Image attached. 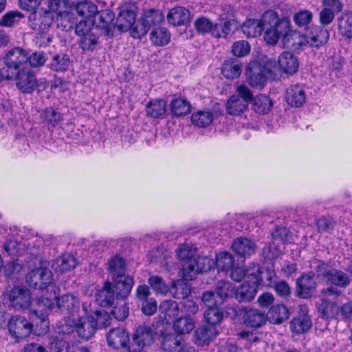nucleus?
<instances>
[{
	"label": "nucleus",
	"instance_id": "nucleus-1",
	"mask_svg": "<svg viewBox=\"0 0 352 352\" xmlns=\"http://www.w3.org/2000/svg\"><path fill=\"white\" fill-rule=\"evenodd\" d=\"M57 307L63 314H72L80 309L79 298L70 294L63 295L60 298L55 297L54 299L41 296L38 298L34 303V309L31 311L32 316H36V325L41 327V332L38 335L45 333L49 327L47 311L52 310Z\"/></svg>",
	"mask_w": 352,
	"mask_h": 352
},
{
	"label": "nucleus",
	"instance_id": "nucleus-2",
	"mask_svg": "<svg viewBox=\"0 0 352 352\" xmlns=\"http://www.w3.org/2000/svg\"><path fill=\"white\" fill-rule=\"evenodd\" d=\"M263 21L265 23L264 40L267 44L272 45L276 44L280 38H283L292 28L289 18H280L278 14L272 10L263 13Z\"/></svg>",
	"mask_w": 352,
	"mask_h": 352
},
{
	"label": "nucleus",
	"instance_id": "nucleus-3",
	"mask_svg": "<svg viewBox=\"0 0 352 352\" xmlns=\"http://www.w3.org/2000/svg\"><path fill=\"white\" fill-rule=\"evenodd\" d=\"M164 19V14L159 9L144 10L140 17L137 20L136 26L132 30V37L142 38L148 33L149 30L160 25Z\"/></svg>",
	"mask_w": 352,
	"mask_h": 352
},
{
	"label": "nucleus",
	"instance_id": "nucleus-4",
	"mask_svg": "<svg viewBox=\"0 0 352 352\" xmlns=\"http://www.w3.org/2000/svg\"><path fill=\"white\" fill-rule=\"evenodd\" d=\"M28 60V52L22 47H15L6 52L3 62L10 78L12 79L19 71L25 69Z\"/></svg>",
	"mask_w": 352,
	"mask_h": 352
},
{
	"label": "nucleus",
	"instance_id": "nucleus-5",
	"mask_svg": "<svg viewBox=\"0 0 352 352\" xmlns=\"http://www.w3.org/2000/svg\"><path fill=\"white\" fill-rule=\"evenodd\" d=\"M10 336L16 342L28 338L34 331V324L25 316L16 314L12 316L7 323Z\"/></svg>",
	"mask_w": 352,
	"mask_h": 352
},
{
	"label": "nucleus",
	"instance_id": "nucleus-6",
	"mask_svg": "<svg viewBox=\"0 0 352 352\" xmlns=\"http://www.w3.org/2000/svg\"><path fill=\"white\" fill-rule=\"evenodd\" d=\"M99 4L102 3L101 8H104L107 5L104 1H99ZM94 27L99 30L101 34L112 37L113 36V31L116 28L115 14L113 10L110 9H101L97 10V14L94 15L92 19Z\"/></svg>",
	"mask_w": 352,
	"mask_h": 352
},
{
	"label": "nucleus",
	"instance_id": "nucleus-7",
	"mask_svg": "<svg viewBox=\"0 0 352 352\" xmlns=\"http://www.w3.org/2000/svg\"><path fill=\"white\" fill-rule=\"evenodd\" d=\"M6 303L15 311L28 309L31 303V294L28 289L23 286H14L6 296Z\"/></svg>",
	"mask_w": 352,
	"mask_h": 352
},
{
	"label": "nucleus",
	"instance_id": "nucleus-8",
	"mask_svg": "<svg viewBox=\"0 0 352 352\" xmlns=\"http://www.w3.org/2000/svg\"><path fill=\"white\" fill-rule=\"evenodd\" d=\"M138 8L135 4H124L119 8V12L116 19V27L119 31H130L136 26V16Z\"/></svg>",
	"mask_w": 352,
	"mask_h": 352
},
{
	"label": "nucleus",
	"instance_id": "nucleus-9",
	"mask_svg": "<svg viewBox=\"0 0 352 352\" xmlns=\"http://www.w3.org/2000/svg\"><path fill=\"white\" fill-rule=\"evenodd\" d=\"M234 311L236 315L242 318L243 324L250 329L261 328L267 320V316L258 309L242 307L234 308Z\"/></svg>",
	"mask_w": 352,
	"mask_h": 352
},
{
	"label": "nucleus",
	"instance_id": "nucleus-10",
	"mask_svg": "<svg viewBox=\"0 0 352 352\" xmlns=\"http://www.w3.org/2000/svg\"><path fill=\"white\" fill-rule=\"evenodd\" d=\"M154 340L152 328L148 325H140L132 336V341L129 342V352H141L144 347L150 346Z\"/></svg>",
	"mask_w": 352,
	"mask_h": 352
},
{
	"label": "nucleus",
	"instance_id": "nucleus-11",
	"mask_svg": "<svg viewBox=\"0 0 352 352\" xmlns=\"http://www.w3.org/2000/svg\"><path fill=\"white\" fill-rule=\"evenodd\" d=\"M26 282L32 288L44 290L53 283L52 272L45 267L35 268L27 274Z\"/></svg>",
	"mask_w": 352,
	"mask_h": 352
},
{
	"label": "nucleus",
	"instance_id": "nucleus-12",
	"mask_svg": "<svg viewBox=\"0 0 352 352\" xmlns=\"http://www.w3.org/2000/svg\"><path fill=\"white\" fill-rule=\"evenodd\" d=\"M181 272L186 280H192L197 273H204L211 268L210 260L208 258H194L182 263Z\"/></svg>",
	"mask_w": 352,
	"mask_h": 352
},
{
	"label": "nucleus",
	"instance_id": "nucleus-13",
	"mask_svg": "<svg viewBox=\"0 0 352 352\" xmlns=\"http://www.w3.org/2000/svg\"><path fill=\"white\" fill-rule=\"evenodd\" d=\"M266 69L258 61H251L245 69V75L249 85L256 89H262L266 82Z\"/></svg>",
	"mask_w": 352,
	"mask_h": 352
},
{
	"label": "nucleus",
	"instance_id": "nucleus-14",
	"mask_svg": "<svg viewBox=\"0 0 352 352\" xmlns=\"http://www.w3.org/2000/svg\"><path fill=\"white\" fill-rule=\"evenodd\" d=\"M161 348L166 352H195L185 344L182 336L173 333H162Z\"/></svg>",
	"mask_w": 352,
	"mask_h": 352
},
{
	"label": "nucleus",
	"instance_id": "nucleus-15",
	"mask_svg": "<svg viewBox=\"0 0 352 352\" xmlns=\"http://www.w3.org/2000/svg\"><path fill=\"white\" fill-rule=\"evenodd\" d=\"M316 285L312 273H302L296 279L295 295L300 298L309 299L315 292Z\"/></svg>",
	"mask_w": 352,
	"mask_h": 352
},
{
	"label": "nucleus",
	"instance_id": "nucleus-16",
	"mask_svg": "<svg viewBox=\"0 0 352 352\" xmlns=\"http://www.w3.org/2000/svg\"><path fill=\"white\" fill-rule=\"evenodd\" d=\"M112 287L114 288L118 299L124 300L131 294L134 285L133 277L127 274L111 278Z\"/></svg>",
	"mask_w": 352,
	"mask_h": 352
},
{
	"label": "nucleus",
	"instance_id": "nucleus-17",
	"mask_svg": "<svg viewBox=\"0 0 352 352\" xmlns=\"http://www.w3.org/2000/svg\"><path fill=\"white\" fill-rule=\"evenodd\" d=\"M16 79L17 88L23 93L31 94L38 86L37 79L33 72L30 69L19 71L12 79Z\"/></svg>",
	"mask_w": 352,
	"mask_h": 352
},
{
	"label": "nucleus",
	"instance_id": "nucleus-18",
	"mask_svg": "<svg viewBox=\"0 0 352 352\" xmlns=\"http://www.w3.org/2000/svg\"><path fill=\"white\" fill-rule=\"evenodd\" d=\"M49 11L56 13L62 20H67L73 23L76 22L75 13L71 11L72 3L69 0H49Z\"/></svg>",
	"mask_w": 352,
	"mask_h": 352
},
{
	"label": "nucleus",
	"instance_id": "nucleus-19",
	"mask_svg": "<svg viewBox=\"0 0 352 352\" xmlns=\"http://www.w3.org/2000/svg\"><path fill=\"white\" fill-rule=\"evenodd\" d=\"M107 340L109 346L115 349L127 348L129 350L131 342L129 333L120 327L111 329L107 334Z\"/></svg>",
	"mask_w": 352,
	"mask_h": 352
},
{
	"label": "nucleus",
	"instance_id": "nucleus-20",
	"mask_svg": "<svg viewBox=\"0 0 352 352\" xmlns=\"http://www.w3.org/2000/svg\"><path fill=\"white\" fill-rule=\"evenodd\" d=\"M307 43L311 47L319 48L325 45L329 38V32L322 25L310 28L307 31Z\"/></svg>",
	"mask_w": 352,
	"mask_h": 352
},
{
	"label": "nucleus",
	"instance_id": "nucleus-21",
	"mask_svg": "<svg viewBox=\"0 0 352 352\" xmlns=\"http://www.w3.org/2000/svg\"><path fill=\"white\" fill-rule=\"evenodd\" d=\"M306 98L305 88L300 85H291L286 90L285 99L291 107H302L305 104Z\"/></svg>",
	"mask_w": 352,
	"mask_h": 352
},
{
	"label": "nucleus",
	"instance_id": "nucleus-22",
	"mask_svg": "<svg viewBox=\"0 0 352 352\" xmlns=\"http://www.w3.org/2000/svg\"><path fill=\"white\" fill-rule=\"evenodd\" d=\"M98 8V6L91 1L78 0L72 3L71 11L75 12L81 19L92 20Z\"/></svg>",
	"mask_w": 352,
	"mask_h": 352
},
{
	"label": "nucleus",
	"instance_id": "nucleus-23",
	"mask_svg": "<svg viewBox=\"0 0 352 352\" xmlns=\"http://www.w3.org/2000/svg\"><path fill=\"white\" fill-rule=\"evenodd\" d=\"M75 327L78 336L85 340L91 338L96 331L93 316H90L79 317L75 322Z\"/></svg>",
	"mask_w": 352,
	"mask_h": 352
},
{
	"label": "nucleus",
	"instance_id": "nucleus-24",
	"mask_svg": "<svg viewBox=\"0 0 352 352\" xmlns=\"http://www.w3.org/2000/svg\"><path fill=\"white\" fill-rule=\"evenodd\" d=\"M282 42L284 47L290 49L294 52L301 50L303 46L308 44L306 35L296 30H293L292 28L283 38Z\"/></svg>",
	"mask_w": 352,
	"mask_h": 352
},
{
	"label": "nucleus",
	"instance_id": "nucleus-25",
	"mask_svg": "<svg viewBox=\"0 0 352 352\" xmlns=\"http://www.w3.org/2000/svg\"><path fill=\"white\" fill-rule=\"evenodd\" d=\"M257 285L254 281L245 280L238 287H236L235 299L239 302H247L252 300L257 293Z\"/></svg>",
	"mask_w": 352,
	"mask_h": 352
},
{
	"label": "nucleus",
	"instance_id": "nucleus-26",
	"mask_svg": "<svg viewBox=\"0 0 352 352\" xmlns=\"http://www.w3.org/2000/svg\"><path fill=\"white\" fill-rule=\"evenodd\" d=\"M116 293L113 289L112 284L107 280L102 287L99 289L96 295V301L102 307H111L115 300Z\"/></svg>",
	"mask_w": 352,
	"mask_h": 352
},
{
	"label": "nucleus",
	"instance_id": "nucleus-27",
	"mask_svg": "<svg viewBox=\"0 0 352 352\" xmlns=\"http://www.w3.org/2000/svg\"><path fill=\"white\" fill-rule=\"evenodd\" d=\"M243 33L248 38H255L265 32V23L263 21V14L261 19H247L241 27Z\"/></svg>",
	"mask_w": 352,
	"mask_h": 352
},
{
	"label": "nucleus",
	"instance_id": "nucleus-28",
	"mask_svg": "<svg viewBox=\"0 0 352 352\" xmlns=\"http://www.w3.org/2000/svg\"><path fill=\"white\" fill-rule=\"evenodd\" d=\"M29 20L33 21L32 28L35 30H45L54 21V14L48 10L41 12H33L29 16Z\"/></svg>",
	"mask_w": 352,
	"mask_h": 352
},
{
	"label": "nucleus",
	"instance_id": "nucleus-29",
	"mask_svg": "<svg viewBox=\"0 0 352 352\" xmlns=\"http://www.w3.org/2000/svg\"><path fill=\"white\" fill-rule=\"evenodd\" d=\"M278 63L280 69L285 74L292 75L298 69V60L290 52H282L278 57Z\"/></svg>",
	"mask_w": 352,
	"mask_h": 352
},
{
	"label": "nucleus",
	"instance_id": "nucleus-30",
	"mask_svg": "<svg viewBox=\"0 0 352 352\" xmlns=\"http://www.w3.org/2000/svg\"><path fill=\"white\" fill-rule=\"evenodd\" d=\"M194 26L196 31L199 34H205L211 32L215 37H221V34H219V25L213 23L206 16H199L196 19Z\"/></svg>",
	"mask_w": 352,
	"mask_h": 352
},
{
	"label": "nucleus",
	"instance_id": "nucleus-31",
	"mask_svg": "<svg viewBox=\"0 0 352 352\" xmlns=\"http://www.w3.org/2000/svg\"><path fill=\"white\" fill-rule=\"evenodd\" d=\"M256 244L247 238L240 237L235 239L232 245L233 251L241 256H249L254 253Z\"/></svg>",
	"mask_w": 352,
	"mask_h": 352
},
{
	"label": "nucleus",
	"instance_id": "nucleus-32",
	"mask_svg": "<svg viewBox=\"0 0 352 352\" xmlns=\"http://www.w3.org/2000/svg\"><path fill=\"white\" fill-rule=\"evenodd\" d=\"M190 14L188 9L178 6L170 10L167 19L170 24L179 26L186 24L190 20Z\"/></svg>",
	"mask_w": 352,
	"mask_h": 352
},
{
	"label": "nucleus",
	"instance_id": "nucleus-33",
	"mask_svg": "<svg viewBox=\"0 0 352 352\" xmlns=\"http://www.w3.org/2000/svg\"><path fill=\"white\" fill-rule=\"evenodd\" d=\"M76 265L77 259L73 255L65 254L54 261L52 268L56 272L63 274L74 269Z\"/></svg>",
	"mask_w": 352,
	"mask_h": 352
},
{
	"label": "nucleus",
	"instance_id": "nucleus-34",
	"mask_svg": "<svg viewBox=\"0 0 352 352\" xmlns=\"http://www.w3.org/2000/svg\"><path fill=\"white\" fill-rule=\"evenodd\" d=\"M318 311L322 318H335L340 312L338 303L329 298H322L318 305Z\"/></svg>",
	"mask_w": 352,
	"mask_h": 352
},
{
	"label": "nucleus",
	"instance_id": "nucleus-35",
	"mask_svg": "<svg viewBox=\"0 0 352 352\" xmlns=\"http://www.w3.org/2000/svg\"><path fill=\"white\" fill-rule=\"evenodd\" d=\"M218 333L215 326H203L195 331V343L198 345L208 344Z\"/></svg>",
	"mask_w": 352,
	"mask_h": 352
},
{
	"label": "nucleus",
	"instance_id": "nucleus-36",
	"mask_svg": "<svg viewBox=\"0 0 352 352\" xmlns=\"http://www.w3.org/2000/svg\"><path fill=\"white\" fill-rule=\"evenodd\" d=\"M243 65L236 58H230L224 61L221 73L228 79H234L240 76L242 72Z\"/></svg>",
	"mask_w": 352,
	"mask_h": 352
},
{
	"label": "nucleus",
	"instance_id": "nucleus-37",
	"mask_svg": "<svg viewBox=\"0 0 352 352\" xmlns=\"http://www.w3.org/2000/svg\"><path fill=\"white\" fill-rule=\"evenodd\" d=\"M190 102L184 98H176L171 100L169 108L171 114L175 117H182L191 111Z\"/></svg>",
	"mask_w": 352,
	"mask_h": 352
},
{
	"label": "nucleus",
	"instance_id": "nucleus-38",
	"mask_svg": "<svg viewBox=\"0 0 352 352\" xmlns=\"http://www.w3.org/2000/svg\"><path fill=\"white\" fill-rule=\"evenodd\" d=\"M146 113L152 118H162L166 113V102L163 99L150 100L146 105Z\"/></svg>",
	"mask_w": 352,
	"mask_h": 352
},
{
	"label": "nucleus",
	"instance_id": "nucleus-39",
	"mask_svg": "<svg viewBox=\"0 0 352 352\" xmlns=\"http://www.w3.org/2000/svg\"><path fill=\"white\" fill-rule=\"evenodd\" d=\"M289 310L283 304L272 306L268 312L267 319L273 324H281L289 318Z\"/></svg>",
	"mask_w": 352,
	"mask_h": 352
},
{
	"label": "nucleus",
	"instance_id": "nucleus-40",
	"mask_svg": "<svg viewBox=\"0 0 352 352\" xmlns=\"http://www.w3.org/2000/svg\"><path fill=\"white\" fill-rule=\"evenodd\" d=\"M311 326V320L307 314L298 315L290 322L291 330L297 334L307 332L310 329Z\"/></svg>",
	"mask_w": 352,
	"mask_h": 352
},
{
	"label": "nucleus",
	"instance_id": "nucleus-41",
	"mask_svg": "<svg viewBox=\"0 0 352 352\" xmlns=\"http://www.w3.org/2000/svg\"><path fill=\"white\" fill-rule=\"evenodd\" d=\"M236 287L228 280H219L216 285V294L223 302L230 298H235Z\"/></svg>",
	"mask_w": 352,
	"mask_h": 352
},
{
	"label": "nucleus",
	"instance_id": "nucleus-42",
	"mask_svg": "<svg viewBox=\"0 0 352 352\" xmlns=\"http://www.w3.org/2000/svg\"><path fill=\"white\" fill-rule=\"evenodd\" d=\"M253 110L259 114H267L273 106L271 98L265 94H259L254 97L252 102Z\"/></svg>",
	"mask_w": 352,
	"mask_h": 352
},
{
	"label": "nucleus",
	"instance_id": "nucleus-43",
	"mask_svg": "<svg viewBox=\"0 0 352 352\" xmlns=\"http://www.w3.org/2000/svg\"><path fill=\"white\" fill-rule=\"evenodd\" d=\"M71 60L68 54L58 53L52 57L49 63L50 68L56 72H63L68 69Z\"/></svg>",
	"mask_w": 352,
	"mask_h": 352
},
{
	"label": "nucleus",
	"instance_id": "nucleus-44",
	"mask_svg": "<svg viewBox=\"0 0 352 352\" xmlns=\"http://www.w3.org/2000/svg\"><path fill=\"white\" fill-rule=\"evenodd\" d=\"M338 33L347 39L352 38V12L343 14L338 20Z\"/></svg>",
	"mask_w": 352,
	"mask_h": 352
},
{
	"label": "nucleus",
	"instance_id": "nucleus-45",
	"mask_svg": "<svg viewBox=\"0 0 352 352\" xmlns=\"http://www.w3.org/2000/svg\"><path fill=\"white\" fill-rule=\"evenodd\" d=\"M159 309L161 314H164V320L166 323H168L170 320L178 316L179 313L177 302L172 300L162 302Z\"/></svg>",
	"mask_w": 352,
	"mask_h": 352
},
{
	"label": "nucleus",
	"instance_id": "nucleus-46",
	"mask_svg": "<svg viewBox=\"0 0 352 352\" xmlns=\"http://www.w3.org/2000/svg\"><path fill=\"white\" fill-rule=\"evenodd\" d=\"M327 280L332 285H336L342 289L347 287L351 283V278L349 274L344 272L331 269Z\"/></svg>",
	"mask_w": 352,
	"mask_h": 352
},
{
	"label": "nucleus",
	"instance_id": "nucleus-47",
	"mask_svg": "<svg viewBox=\"0 0 352 352\" xmlns=\"http://www.w3.org/2000/svg\"><path fill=\"white\" fill-rule=\"evenodd\" d=\"M248 106L243 101L232 95L226 103V109L231 116H240L248 110Z\"/></svg>",
	"mask_w": 352,
	"mask_h": 352
},
{
	"label": "nucleus",
	"instance_id": "nucleus-48",
	"mask_svg": "<svg viewBox=\"0 0 352 352\" xmlns=\"http://www.w3.org/2000/svg\"><path fill=\"white\" fill-rule=\"evenodd\" d=\"M276 277L273 266L267 267H261L259 276L256 280H254V283L257 285H262L265 287H272L274 283V280Z\"/></svg>",
	"mask_w": 352,
	"mask_h": 352
},
{
	"label": "nucleus",
	"instance_id": "nucleus-49",
	"mask_svg": "<svg viewBox=\"0 0 352 352\" xmlns=\"http://www.w3.org/2000/svg\"><path fill=\"white\" fill-rule=\"evenodd\" d=\"M168 291L174 298L177 299H185L191 293L190 285L180 280L173 281Z\"/></svg>",
	"mask_w": 352,
	"mask_h": 352
},
{
	"label": "nucleus",
	"instance_id": "nucleus-50",
	"mask_svg": "<svg viewBox=\"0 0 352 352\" xmlns=\"http://www.w3.org/2000/svg\"><path fill=\"white\" fill-rule=\"evenodd\" d=\"M108 270L111 278L126 274V263L124 258L116 256L108 262Z\"/></svg>",
	"mask_w": 352,
	"mask_h": 352
},
{
	"label": "nucleus",
	"instance_id": "nucleus-51",
	"mask_svg": "<svg viewBox=\"0 0 352 352\" xmlns=\"http://www.w3.org/2000/svg\"><path fill=\"white\" fill-rule=\"evenodd\" d=\"M234 256L230 252H220L216 256V266L219 271L228 272L234 267Z\"/></svg>",
	"mask_w": 352,
	"mask_h": 352
},
{
	"label": "nucleus",
	"instance_id": "nucleus-52",
	"mask_svg": "<svg viewBox=\"0 0 352 352\" xmlns=\"http://www.w3.org/2000/svg\"><path fill=\"white\" fill-rule=\"evenodd\" d=\"M150 40L155 45L163 46L170 41V34L165 28H155L151 32Z\"/></svg>",
	"mask_w": 352,
	"mask_h": 352
},
{
	"label": "nucleus",
	"instance_id": "nucleus-53",
	"mask_svg": "<svg viewBox=\"0 0 352 352\" xmlns=\"http://www.w3.org/2000/svg\"><path fill=\"white\" fill-rule=\"evenodd\" d=\"M173 328L178 335L188 333L195 328V322L190 317H180L175 320Z\"/></svg>",
	"mask_w": 352,
	"mask_h": 352
},
{
	"label": "nucleus",
	"instance_id": "nucleus-54",
	"mask_svg": "<svg viewBox=\"0 0 352 352\" xmlns=\"http://www.w3.org/2000/svg\"><path fill=\"white\" fill-rule=\"evenodd\" d=\"M43 122L49 126H58L63 119L61 114L52 107H47L41 114Z\"/></svg>",
	"mask_w": 352,
	"mask_h": 352
},
{
	"label": "nucleus",
	"instance_id": "nucleus-55",
	"mask_svg": "<svg viewBox=\"0 0 352 352\" xmlns=\"http://www.w3.org/2000/svg\"><path fill=\"white\" fill-rule=\"evenodd\" d=\"M213 120V114L210 111H200L195 112L191 116V121L194 125L199 127H206Z\"/></svg>",
	"mask_w": 352,
	"mask_h": 352
},
{
	"label": "nucleus",
	"instance_id": "nucleus-56",
	"mask_svg": "<svg viewBox=\"0 0 352 352\" xmlns=\"http://www.w3.org/2000/svg\"><path fill=\"white\" fill-rule=\"evenodd\" d=\"M220 305L208 307L204 311V316L207 322L211 326L220 322L223 318V312L219 309Z\"/></svg>",
	"mask_w": 352,
	"mask_h": 352
},
{
	"label": "nucleus",
	"instance_id": "nucleus-57",
	"mask_svg": "<svg viewBox=\"0 0 352 352\" xmlns=\"http://www.w3.org/2000/svg\"><path fill=\"white\" fill-rule=\"evenodd\" d=\"M99 37L91 32L80 37L79 47L82 52H93L98 45Z\"/></svg>",
	"mask_w": 352,
	"mask_h": 352
},
{
	"label": "nucleus",
	"instance_id": "nucleus-58",
	"mask_svg": "<svg viewBox=\"0 0 352 352\" xmlns=\"http://www.w3.org/2000/svg\"><path fill=\"white\" fill-rule=\"evenodd\" d=\"M313 19V13L307 9H302L293 16L294 24L298 28H307Z\"/></svg>",
	"mask_w": 352,
	"mask_h": 352
},
{
	"label": "nucleus",
	"instance_id": "nucleus-59",
	"mask_svg": "<svg viewBox=\"0 0 352 352\" xmlns=\"http://www.w3.org/2000/svg\"><path fill=\"white\" fill-rule=\"evenodd\" d=\"M90 316H93L96 330L98 329L105 328L111 324V316L105 310H97Z\"/></svg>",
	"mask_w": 352,
	"mask_h": 352
},
{
	"label": "nucleus",
	"instance_id": "nucleus-60",
	"mask_svg": "<svg viewBox=\"0 0 352 352\" xmlns=\"http://www.w3.org/2000/svg\"><path fill=\"white\" fill-rule=\"evenodd\" d=\"M148 283L155 292L166 294L168 292L169 287L164 280L160 276H151L148 278Z\"/></svg>",
	"mask_w": 352,
	"mask_h": 352
},
{
	"label": "nucleus",
	"instance_id": "nucleus-61",
	"mask_svg": "<svg viewBox=\"0 0 352 352\" xmlns=\"http://www.w3.org/2000/svg\"><path fill=\"white\" fill-rule=\"evenodd\" d=\"M250 45L245 40L235 41L232 46V52L236 57H243L250 52Z\"/></svg>",
	"mask_w": 352,
	"mask_h": 352
},
{
	"label": "nucleus",
	"instance_id": "nucleus-62",
	"mask_svg": "<svg viewBox=\"0 0 352 352\" xmlns=\"http://www.w3.org/2000/svg\"><path fill=\"white\" fill-rule=\"evenodd\" d=\"M316 226L319 232H330L334 229L336 221L331 217L322 216L316 220Z\"/></svg>",
	"mask_w": 352,
	"mask_h": 352
},
{
	"label": "nucleus",
	"instance_id": "nucleus-63",
	"mask_svg": "<svg viewBox=\"0 0 352 352\" xmlns=\"http://www.w3.org/2000/svg\"><path fill=\"white\" fill-rule=\"evenodd\" d=\"M233 96L241 100V101H243V102L248 105L252 102L254 98L252 91L245 85H239L236 86L235 93Z\"/></svg>",
	"mask_w": 352,
	"mask_h": 352
},
{
	"label": "nucleus",
	"instance_id": "nucleus-64",
	"mask_svg": "<svg viewBox=\"0 0 352 352\" xmlns=\"http://www.w3.org/2000/svg\"><path fill=\"white\" fill-rule=\"evenodd\" d=\"M23 17V14L19 11H9L1 17L0 25L11 27L14 25Z\"/></svg>",
	"mask_w": 352,
	"mask_h": 352
}]
</instances>
